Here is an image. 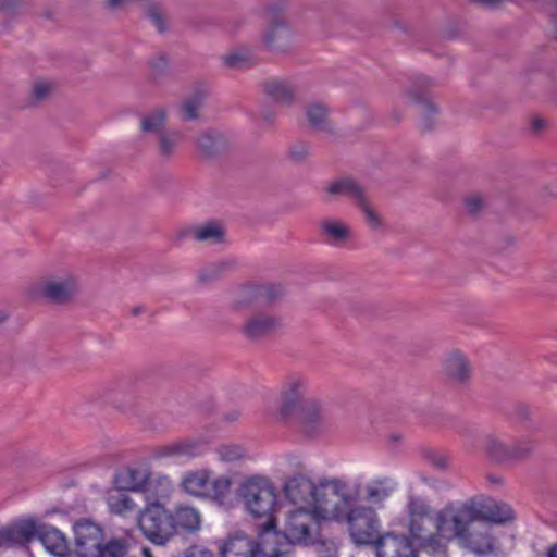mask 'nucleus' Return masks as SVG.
<instances>
[{
	"label": "nucleus",
	"instance_id": "obj_1",
	"mask_svg": "<svg viewBox=\"0 0 557 557\" xmlns=\"http://www.w3.org/2000/svg\"><path fill=\"white\" fill-rule=\"evenodd\" d=\"M512 519L510 506L487 498L446 506L434 516L437 535L442 537L436 549L441 550L451 540H457L461 547L475 555L493 554L497 546L486 532V522L505 523Z\"/></svg>",
	"mask_w": 557,
	"mask_h": 557
},
{
	"label": "nucleus",
	"instance_id": "obj_2",
	"mask_svg": "<svg viewBox=\"0 0 557 557\" xmlns=\"http://www.w3.org/2000/svg\"><path fill=\"white\" fill-rule=\"evenodd\" d=\"M326 481L319 484L313 483L304 475L289 478L283 484V496L288 508L284 519L275 532L280 535L277 545L289 546L292 557V545H309L313 543L319 534V523L331 521L326 510L331 507V496L326 494Z\"/></svg>",
	"mask_w": 557,
	"mask_h": 557
},
{
	"label": "nucleus",
	"instance_id": "obj_3",
	"mask_svg": "<svg viewBox=\"0 0 557 557\" xmlns=\"http://www.w3.org/2000/svg\"><path fill=\"white\" fill-rule=\"evenodd\" d=\"M360 483L341 479L326 480V494L331 496V507L325 511L331 521L344 522L351 541L356 545H370L381 532V520L373 506L359 502Z\"/></svg>",
	"mask_w": 557,
	"mask_h": 557
},
{
	"label": "nucleus",
	"instance_id": "obj_4",
	"mask_svg": "<svg viewBox=\"0 0 557 557\" xmlns=\"http://www.w3.org/2000/svg\"><path fill=\"white\" fill-rule=\"evenodd\" d=\"M410 539L387 533L375 540L377 557H445L446 548L438 550L442 537L437 535L434 517H430L424 500L411 498L408 504Z\"/></svg>",
	"mask_w": 557,
	"mask_h": 557
},
{
	"label": "nucleus",
	"instance_id": "obj_5",
	"mask_svg": "<svg viewBox=\"0 0 557 557\" xmlns=\"http://www.w3.org/2000/svg\"><path fill=\"white\" fill-rule=\"evenodd\" d=\"M236 496L244 509L256 519H264L261 529L275 531V515L283 505L272 479L263 473L244 476L236 488Z\"/></svg>",
	"mask_w": 557,
	"mask_h": 557
},
{
	"label": "nucleus",
	"instance_id": "obj_6",
	"mask_svg": "<svg viewBox=\"0 0 557 557\" xmlns=\"http://www.w3.org/2000/svg\"><path fill=\"white\" fill-rule=\"evenodd\" d=\"M232 479L228 475H216L210 468H193L184 471L178 481V488L185 495L211 500L224 505L230 496Z\"/></svg>",
	"mask_w": 557,
	"mask_h": 557
},
{
	"label": "nucleus",
	"instance_id": "obj_7",
	"mask_svg": "<svg viewBox=\"0 0 557 557\" xmlns=\"http://www.w3.org/2000/svg\"><path fill=\"white\" fill-rule=\"evenodd\" d=\"M280 535L270 529H260L258 542L244 534L227 537L219 547L221 557H289L288 545H277Z\"/></svg>",
	"mask_w": 557,
	"mask_h": 557
},
{
	"label": "nucleus",
	"instance_id": "obj_8",
	"mask_svg": "<svg viewBox=\"0 0 557 557\" xmlns=\"http://www.w3.org/2000/svg\"><path fill=\"white\" fill-rule=\"evenodd\" d=\"M137 525L154 545L163 546L174 539L171 512L163 504H147L138 515Z\"/></svg>",
	"mask_w": 557,
	"mask_h": 557
},
{
	"label": "nucleus",
	"instance_id": "obj_9",
	"mask_svg": "<svg viewBox=\"0 0 557 557\" xmlns=\"http://www.w3.org/2000/svg\"><path fill=\"white\" fill-rule=\"evenodd\" d=\"M74 543L72 557H99L104 541V531L100 524L79 519L72 527Z\"/></svg>",
	"mask_w": 557,
	"mask_h": 557
},
{
	"label": "nucleus",
	"instance_id": "obj_10",
	"mask_svg": "<svg viewBox=\"0 0 557 557\" xmlns=\"http://www.w3.org/2000/svg\"><path fill=\"white\" fill-rule=\"evenodd\" d=\"M78 288V277L73 272L44 277L32 287V294L51 301H64Z\"/></svg>",
	"mask_w": 557,
	"mask_h": 557
},
{
	"label": "nucleus",
	"instance_id": "obj_11",
	"mask_svg": "<svg viewBox=\"0 0 557 557\" xmlns=\"http://www.w3.org/2000/svg\"><path fill=\"white\" fill-rule=\"evenodd\" d=\"M345 482H359V502L373 506L376 510L382 508L383 503L393 494L397 487L394 479L388 476H373L366 479L363 475H358L351 480H344Z\"/></svg>",
	"mask_w": 557,
	"mask_h": 557
},
{
	"label": "nucleus",
	"instance_id": "obj_12",
	"mask_svg": "<svg viewBox=\"0 0 557 557\" xmlns=\"http://www.w3.org/2000/svg\"><path fill=\"white\" fill-rule=\"evenodd\" d=\"M44 524L34 516H24L14 520L0 529V549L25 545L35 539L38 541V533Z\"/></svg>",
	"mask_w": 557,
	"mask_h": 557
},
{
	"label": "nucleus",
	"instance_id": "obj_13",
	"mask_svg": "<svg viewBox=\"0 0 557 557\" xmlns=\"http://www.w3.org/2000/svg\"><path fill=\"white\" fill-rule=\"evenodd\" d=\"M308 385L301 377H289L284 382L280 392V406L274 412L276 419L284 420L298 412L307 395Z\"/></svg>",
	"mask_w": 557,
	"mask_h": 557
},
{
	"label": "nucleus",
	"instance_id": "obj_14",
	"mask_svg": "<svg viewBox=\"0 0 557 557\" xmlns=\"http://www.w3.org/2000/svg\"><path fill=\"white\" fill-rule=\"evenodd\" d=\"M205 451V444L201 440L187 438L172 442L154 449L152 458L158 461L190 460L201 456Z\"/></svg>",
	"mask_w": 557,
	"mask_h": 557
},
{
	"label": "nucleus",
	"instance_id": "obj_15",
	"mask_svg": "<svg viewBox=\"0 0 557 557\" xmlns=\"http://www.w3.org/2000/svg\"><path fill=\"white\" fill-rule=\"evenodd\" d=\"M38 542L52 557H72L73 546L69 536L53 524L41 525Z\"/></svg>",
	"mask_w": 557,
	"mask_h": 557
},
{
	"label": "nucleus",
	"instance_id": "obj_16",
	"mask_svg": "<svg viewBox=\"0 0 557 557\" xmlns=\"http://www.w3.org/2000/svg\"><path fill=\"white\" fill-rule=\"evenodd\" d=\"M174 537L178 534H193L201 529L202 515L200 510L188 504H178L170 510Z\"/></svg>",
	"mask_w": 557,
	"mask_h": 557
},
{
	"label": "nucleus",
	"instance_id": "obj_17",
	"mask_svg": "<svg viewBox=\"0 0 557 557\" xmlns=\"http://www.w3.org/2000/svg\"><path fill=\"white\" fill-rule=\"evenodd\" d=\"M174 493V484L169 475L149 472V479L143 491L147 504H162L169 500Z\"/></svg>",
	"mask_w": 557,
	"mask_h": 557
},
{
	"label": "nucleus",
	"instance_id": "obj_18",
	"mask_svg": "<svg viewBox=\"0 0 557 557\" xmlns=\"http://www.w3.org/2000/svg\"><path fill=\"white\" fill-rule=\"evenodd\" d=\"M104 502L110 513L126 518L138 510L137 503L128 492L112 486L104 494Z\"/></svg>",
	"mask_w": 557,
	"mask_h": 557
},
{
	"label": "nucleus",
	"instance_id": "obj_19",
	"mask_svg": "<svg viewBox=\"0 0 557 557\" xmlns=\"http://www.w3.org/2000/svg\"><path fill=\"white\" fill-rule=\"evenodd\" d=\"M149 479V470L145 468H124L117 471L113 478V486L126 492L143 493Z\"/></svg>",
	"mask_w": 557,
	"mask_h": 557
},
{
	"label": "nucleus",
	"instance_id": "obj_20",
	"mask_svg": "<svg viewBox=\"0 0 557 557\" xmlns=\"http://www.w3.org/2000/svg\"><path fill=\"white\" fill-rule=\"evenodd\" d=\"M445 373L456 382H465L471 376L472 368L463 354L451 351L444 360Z\"/></svg>",
	"mask_w": 557,
	"mask_h": 557
},
{
	"label": "nucleus",
	"instance_id": "obj_21",
	"mask_svg": "<svg viewBox=\"0 0 557 557\" xmlns=\"http://www.w3.org/2000/svg\"><path fill=\"white\" fill-rule=\"evenodd\" d=\"M280 324L278 320L269 314H258L249 319L244 325V333L251 338L263 336Z\"/></svg>",
	"mask_w": 557,
	"mask_h": 557
},
{
	"label": "nucleus",
	"instance_id": "obj_22",
	"mask_svg": "<svg viewBox=\"0 0 557 557\" xmlns=\"http://www.w3.org/2000/svg\"><path fill=\"white\" fill-rule=\"evenodd\" d=\"M290 36V28L283 20H278L270 25L264 35L263 42L268 48H274L277 42L287 39Z\"/></svg>",
	"mask_w": 557,
	"mask_h": 557
},
{
	"label": "nucleus",
	"instance_id": "obj_23",
	"mask_svg": "<svg viewBox=\"0 0 557 557\" xmlns=\"http://www.w3.org/2000/svg\"><path fill=\"white\" fill-rule=\"evenodd\" d=\"M322 231L334 244H339L350 237V228L338 220H326L322 223Z\"/></svg>",
	"mask_w": 557,
	"mask_h": 557
},
{
	"label": "nucleus",
	"instance_id": "obj_24",
	"mask_svg": "<svg viewBox=\"0 0 557 557\" xmlns=\"http://www.w3.org/2000/svg\"><path fill=\"white\" fill-rule=\"evenodd\" d=\"M327 193L331 195H349L358 199L363 193L361 188L350 178H343L331 183L327 186Z\"/></svg>",
	"mask_w": 557,
	"mask_h": 557
},
{
	"label": "nucleus",
	"instance_id": "obj_25",
	"mask_svg": "<svg viewBox=\"0 0 557 557\" xmlns=\"http://www.w3.org/2000/svg\"><path fill=\"white\" fill-rule=\"evenodd\" d=\"M224 233L223 226L215 222L206 223L194 230V236L198 240H209L213 243L222 240Z\"/></svg>",
	"mask_w": 557,
	"mask_h": 557
},
{
	"label": "nucleus",
	"instance_id": "obj_26",
	"mask_svg": "<svg viewBox=\"0 0 557 557\" xmlns=\"http://www.w3.org/2000/svg\"><path fill=\"white\" fill-rule=\"evenodd\" d=\"M302 467L301 459L295 454H285L275 459L274 473L288 474L300 470Z\"/></svg>",
	"mask_w": 557,
	"mask_h": 557
},
{
	"label": "nucleus",
	"instance_id": "obj_27",
	"mask_svg": "<svg viewBox=\"0 0 557 557\" xmlns=\"http://www.w3.org/2000/svg\"><path fill=\"white\" fill-rule=\"evenodd\" d=\"M166 114L163 109H158L141 119L140 128L145 133H158L163 127Z\"/></svg>",
	"mask_w": 557,
	"mask_h": 557
},
{
	"label": "nucleus",
	"instance_id": "obj_28",
	"mask_svg": "<svg viewBox=\"0 0 557 557\" xmlns=\"http://www.w3.org/2000/svg\"><path fill=\"white\" fill-rule=\"evenodd\" d=\"M218 458L224 462H234L246 456V449L238 444H224L216 448Z\"/></svg>",
	"mask_w": 557,
	"mask_h": 557
},
{
	"label": "nucleus",
	"instance_id": "obj_29",
	"mask_svg": "<svg viewBox=\"0 0 557 557\" xmlns=\"http://www.w3.org/2000/svg\"><path fill=\"white\" fill-rule=\"evenodd\" d=\"M101 555L99 557H126L128 547L122 540H110L102 543Z\"/></svg>",
	"mask_w": 557,
	"mask_h": 557
},
{
	"label": "nucleus",
	"instance_id": "obj_30",
	"mask_svg": "<svg viewBox=\"0 0 557 557\" xmlns=\"http://www.w3.org/2000/svg\"><path fill=\"white\" fill-rule=\"evenodd\" d=\"M327 112V108L320 102L310 103L306 108V116L313 126H320L326 120Z\"/></svg>",
	"mask_w": 557,
	"mask_h": 557
},
{
	"label": "nucleus",
	"instance_id": "obj_31",
	"mask_svg": "<svg viewBox=\"0 0 557 557\" xmlns=\"http://www.w3.org/2000/svg\"><path fill=\"white\" fill-rule=\"evenodd\" d=\"M357 200L360 206V209L362 210L367 223L372 228L379 227L381 225L380 215L376 213L371 203L364 198V195L362 194Z\"/></svg>",
	"mask_w": 557,
	"mask_h": 557
},
{
	"label": "nucleus",
	"instance_id": "obj_32",
	"mask_svg": "<svg viewBox=\"0 0 557 557\" xmlns=\"http://www.w3.org/2000/svg\"><path fill=\"white\" fill-rule=\"evenodd\" d=\"M225 63L232 67L244 66L250 61V52L246 48H237L225 55Z\"/></svg>",
	"mask_w": 557,
	"mask_h": 557
},
{
	"label": "nucleus",
	"instance_id": "obj_33",
	"mask_svg": "<svg viewBox=\"0 0 557 557\" xmlns=\"http://www.w3.org/2000/svg\"><path fill=\"white\" fill-rule=\"evenodd\" d=\"M202 96H196L194 98L187 99L183 102L181 107V117L183 120H193L198 115V110L201 106Z\"/></svg>",
	"mask_w": 557,
	"mask_h": 557
},
{
	"label": "nucleus",
	"instance_id": "obj_34",
	"mask_svg": "<svg viewBox=\"0 0 557 557\" xmlns=\"http://www.w3.org/2000/svg\"><path fill=\"white\" fill-rule=\"evenodd\" d=\"M180 134L175 132L164 133L160 136L159 146L162 154L173 153L180 141Z\"/></svg>",
	"mask_w": 557,
	"mask_h": 557
},
{
	"label": "nucleus",
	"instance_id": "obj_35",
	"mask_svg": "<svg viewBox=\"0 0 557 557\" xmlns=\"http://www.w3.org/2000/svg\"><path fill=\"white\" fill-rule=\"evenodd\" d=\"M53 89V84L45 78H40L34 82L32 88V97L34 100L39 101L45 99Z\"/></svg>",
	"mask_w": 557,
	"mask_h": 557
},
{
	"label": "nucleus",
	"instance_id": "obj_36",
	"mask_svg": "<svg viewBox=\"0 0 557 557\" xmlns=\"http://www.w3.org/2000/svg\"><path fill=\"white\" fill-rule=\"evenodd\" d=\"M270 92L280 101H287L290 98V90L282 84H273Z\"/></svg>",
	"mask_w": 557,
	"mask_h": 557
},
{
	"label": "nucleus",
	"instance_id": "obj_37",
	"mask_svg": "<svg viewBox=\"0 0 557 557\" xmlns=\"http://www.w3.org/2000/svg\"><path fill=\"white\" fill-rule=\"evenodd\" d=\"M532 444L525 443V444H517L511 448V456L512 457H522L527 454H529L532 450Z\"/></svg>",
	"mask_w": 557,
	"mask_h": 557
},
{
	"label": "nucleus",
	"instance_id": "obj_38",
	"mask_svg": "<svg viewBox=\"0 0 557 557\" xmlns=\"http://www.w3.org/2000/svg\"><path fill=\"white\" fill-rule=\"evenodd\" d=\"M186 557H214L212 552L205 547L195 546L189 549Z\"/></svg>",
	"mask_w": 557,
	"mask_h": 557
},
{
	"label": "nucleus",
	"instance_id": "obj_39",
	"mask_svg": "<svg viewBox=\"0 0 557 557\" xmlns=\"http://www.w3.org/2000/svg\"><path fill=\"white\" fill-rule=\"evenodd\" d=\"M431 462L436 468H446L448 466V458L444 455H434Z\"/></svg>",
	"mask_w": 557,
	"mask_h": 557
},
{
	"label": "nucleus",
	"instance_id": "obj_40",
	"mask_svg": "<svg viewBox=\"0 0 557 557\" xmlns=\"http://www.w3.org/2000/svg\"><path fill=\"white\" fill-rule=\"evenodd\" d=\"M315 550L319 557H336V552L333 547L325 548L324 545H319Z\"/></svg>",
	"mask_w": 557,
	"mask_h": 557
},
{
	"label": "nucleus",
	"instance_id": "obj_41",
	"mask_svg": "<svg viewBox=\"0 0 557 557\" xmlns=\"http://www.w3.org/2000/svg\"><path fill=\"white\" fill-rule=\"evenodd\" d=\"M482 203V200H481V197L478 196V195H474V196H470L468 199H467V206L468 208L471 210V211H475L480 208Z\"/></svg>",
	"mask_w": 557,
	"mask_h": 557
},
{
	"label": "nucleus",
	"instance_id": "obj_42",
	"mask_svg": "<svg viewBox=\"0 0 557 557\" xmlns=\"http://www.w3.org/2000/svg\"><path fill=\"white\" fill-rule=\"evenodd\" d=\"M502 448V444L495 438H488L487 449L492 455H496V450Z\"/></svg>",
	"mask_w": 557,
	"mask_h": 557
},
{
	"label": "nucleus",
	"instance_id": "obj_43",
	"mask_svg": "<svg viewBox=\"0 0 557 557\" xmlns=\"http://www.w3.org/2000/svg\"><path fill=\"white\" fill-rule=\"evenodd\" d=\"M132 0H108V3L113 8L123 7L129 3Z\"/></svg>",
	"mask_w": 557,
	"mask_h": 557
},
{
	"label": "nucleus",
	"instance_id": "obj_44",
	"mask_svg": "<svg viewBox=\"0 0 557 557\" xmlns=\"http://www.w3.org/2000/svg\"><path fill=\"white\" fill-rule=\"evenodd\" d=\"M546 557H557V543L548 547Z\"/></svg>",
	"mask_w": 557,
	"mask_h": 557
},
{
	"label": "nucleus",
	"instance_id": "obj_45",
	"mask_svg": "<svg viewBox=\"0 0 557 557\" xmlns=\"http://www.w3.org/2000/svg\"><path fill=\"white\" fill-rule=\"evenodd\" d=\"M151 20L153 21L156 27L159 29V30H162V26H161V17L157 14H152L151 15Z\"/></svg>",
	"mask_w": 557,
	"mask_h": 557
},
{
	"label": "nucleus",
	"instance_id": "obj_46",
	"mask_svg": "<svg viewBox=\"0 0 557 557\" xmlns=\"http://www.w3.org/2000/svg\"><path fill=\"white\" fill-rule=\"evenodd\" d=\"M141 555H143V557H153L151 550L148 547L141 548Z\"/></svg>",
	"mask_w": 557,
	"mask_h": 557
},
{
	"label": "nucleus",
	"instance_id": "obj_47",
	"mask_svg": "<svg viewBox=\"0 0 557 557\" xmlns=\"http://www.w3.org/2000/svg\"><path fill=\"white\" fill-rule=\"evenodd\" d=\"M54 513H57V509H49V510H46V512L44 513V517L49 518V517L53 516Z\"/></svg>",
	"mask_w": 557,
	"mask_h": 557
},
{
	"label": "nucleus",
	"instance_id": "obj_48",
	"mask_svg": "<svg viewBox=\"0 0 557 557\" xmlns=\"http://www.w3.org/2000/svg\"><path fill=\"white\" fill-rule=\"evenodd\" d=\"M556 37H557V24H556Z\"/></svg>",
	"mask_w": 557,
	"mask_h": 557
}]
</instances>
